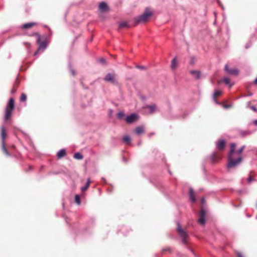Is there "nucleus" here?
Returning <instances> with one entry per match:
<instances>
[{
	"label": "nucleus",
	"mask_w": 257,
	"mask_h": 257,
	"mask_svg": "<svg viewBox=\"0 0 257 257\" xmlns=\"http://www.w3.org/2000/svg\"><path fill=\"white\" fill-rule=\"evenodd\" d=\"M236 146V144L234 143L231 144L230 146V151L228 156V164L227 165V167L229 169L237 166L240 164L242 160V157L240 154L245 148V146H242L235 152Z\"/></svg>",
	"instance_id": "1"
},
{
	"label": "nucleus",
	"mask_w": 257,
	"mask_h": 257,
	"mask_svg": "<svg viewBox=\"0 0 257 257\" xmlns=\"http://www.w3.org/2000/svg\"><path fill=\"white\" fill-rule=\"evenodd\" d=\"M152 15V13L149 8L145 9V12L141 15L136 17L134 19V25H137L139 23H145Z\"/></svg>",
	"instance_id": "2"
},
{
	"label": "nucleus",
	"mask_w": 257,
	"mask_h": 257,
	"mask_svg": "<svg viewBox=\"0 0 257 257\" xmlns=\"http://www.w3.org/2000/svg\"><path fill=\"white\" fill-rule=\"evenodd\" d=\"M15 108V100L13 98H11L7 104L5 109L4 120H8L11 117L12 112Z\"/></svg>",
	"instance_id": "3"
},
{
	"label": "nucleus",
	"mask_w": 257,
	"mask_h": 257,
	"mask_svg": "<svg viewBox=\"0 0 257 257\" xmlns=\"http://www.w3.org/2000/svg\"><path fill=\"white\" fill-rule=\"evenodd\" d=\"M177 230L178 232L179 235L181 238L182 242L183 244H186V239L188 237V235L187 233L181 227V224L179 222H177Z\"/></svg>",
	"instance_id": "4"
},
{
	"label": "nucleus",
	"mask_w": 257,
	"mask_h": 257,
	"mask_svg": "<svg viewBox=\"0 0 257 257\" xmlns=\"http://www.w3.org/2000/svg\"><path fill=\"white\" fill-rule=\"evenodd\" d=\"M34 35L37 36V43L39 44L38 49L34 54V55H36L41 49L44 50L46 48L47 42L46 40L43 42L41 41V36L38 33H35Z\"/></svg>",
	"instance_id": "5"
},
{
	"label": "nucleus",
	"mask_w": 257,
	"mask_h": 257,
	"mask_svg": "<svg viewBox=\"0 0 257 257\" xmlns=\"http://www.w3.org/2000/svg\"><path fill=\"white\" fill-rule=\"evenodd\" d=\"M7 134L6 133L5 128L4 126H2L1 128V138H2V150L4 153L8 156H10L11 154L7 150L5 145V139L6 137Z\"/></svg>",
	"instance_id": "6"
},
{
	"label": "nucleus",
	"mask_w": 257,
	"mask_h": 257,
	"mask_svg": "<svg viewBox=\"0 0 257 257\" xmlns=\"http://www.w3.org/2000/svg\"><path fill=\"white\" fill-rule=\"evenodd\" d=\"M103 80L106 82H110L114 85H117L118 84V81L115 78V75L114 73H107L103 78Z\"/></svg>",
	"instance_id": "7"
},
{
	"label": "nucleus",
	"mask_w": 257,
	"mask_h": 257,
	"mask_svg": "<svg viewBox=\"0 0 257 257\" xmlns=\"http://www.w3.org/2000/svg\"><path fill=\"white\" fill-rule=\"evenodd\" d=\"M138 117V116L136 113H132L130 115L126 116L125 120L128 123H132L134 122Z\"/></svg>",
	"instance_id": "8"
},
{
	"label": "nucleus",
	"mask_w": 257,
	"mask_h": 257,
	"mask_svg": "<svg viewBox=\"0 0 257 257\" xmlns=\"http://www.w3.org/2000/svg\"><path fill=\"white\" fill-rule=\"evenodd\" d=\"M225 70L227 73L233 75H237L238 74V70L235 68H229L227 64L225 66Z\"/></svg>",
	"instance_id": "9"
},
{
	"label": "nucleus",
	"mask_w": 257,
	"mask_h": 257,
	"mask_svg": "<svg viewBox=\"0 0 257 257\" xmlns=\"http://www.w3.org/2000/svg\"><path fill=\"white\" fill-rule=\"evenodd\" d=\"M205 211L203 209H201V210L200 211V217L199 218L198 221L200 224H201L202 225L205 224Z\"/></svg>",
	"instance_id": "10"
},
{
	"label": "nucleus",
	"mask_w": 257,
	"mask_h": 257,
	"mask_svg": "<svg viewBox=\"0 0 257 257\" xmlns=\"http://www.w3.org/2000/svg\"><path fill=\"white\" fill-rule=\"evenodd\" d=\"M225 142L224 140L219 141L216 143V148L220 150H223L224 149Z\"/></svg>",
	"instance_id": "11"
},
{
	"label": "nucleus",
	"mask_w": 257,
	"mask_h": 257,
	"mask_svg": "<svg viewBox=\"0 0 257 257\" xmlns=\"http://www.w3.org/2000/svg\"><path fill=\"white\" fill-rule=\"evenodd\" d=\"M99 9L101 12L107 11L108 10V8L107 6V4L105 2H101L99 5Z\"/></svg>",
	"instance_id": "12"
},
{
	"label": "nucleus",
	"mask_w": 257,
	"mask_h": 257,
	"mask_svg": "<svg viewBox=\"0 0 257 257\" xmlns=\"http://www.w3.org/2000/svg\"><path fill=\"white\" fill-rule=\"evenodd\" d=\"M189 198H190V200H191V201L192 202H195L196 201V199H195V197L194 196V192L193 189L191 188H190L189 189Z\"/></svg>",
	"instance_id": "13"
},
{
	"label": "nucleus",
	"mask_w": 257,
	"mask_h": 257,
	"mask_svg": "<svg viewBox=\"0 0 257 257\" xmlns=\"http://www.w3.org/2000/svg\"><path fill=\"white\" fill-rule=\"evenodd\" d=\"M66 155V150L64 149H61L58 151L57 154L58 158L60 159Z\"/></svg>",
	"instance_id": "14"
},
{
	"label": "nucleus",
	"mask_w": 257,
	"mask_h": 257,
	"mask_svg": "<svg viewBox=\"0 0 257 257\" xmlns=\"http://www.w3.org/2000/svg\"><path fill=\"white\" fill-rule=\"evenodd\" d=\"M36 24L35 23L31 22L24 24L22 28L24 29L30 28L31 27L35 26Z\"/></svg>",
	"instance_id": "15"
},
{
	"label": "nucleus",
	"mask_w": 257,
	"mask_h": 257,
	"mask_svg": "<svg viewBox=\"0 0 257 257\" xmlns=\"http://www.w3.org/2000/svg\"><path fill=\"white\" fill-rule=\"evenodd\" d=\"M191 74L196 79H199L200 75V73L199 71L192 70L191 71Z\"/></svg>",
	"instance_id": "16"
},
{
	"label": "nucleus",
	"mask_w": 257,
	"mask_h": 257,
	"mask_svg": "<svg viewBox=\"0 0 257 257\" xmlns=\"http://www.w3.org/2000/svg\"><path fill=\"white\" fill-rule=\"evenodd\" d=\"M221 94V91H220V90H215L214 91V92L213 93V98H214V100L215 101V102L217 103H218V102L216 99V97L218 95H219Z\"/></svg>",
	"instance_id": "17"
},
{
	"label": "nucleus",
	"mask_w": 257,
	"mask_h": 257,
	"mask_svg": "<svg viewBox=\"0 0 257 257\" xmlns=\"http://www.w3.org/2000/svg\"><path fill=\"white\" fill-rule=\"evenodd\" d=\"M130 26L128 25L127 22H122L120 23L119 25V28L122 29L124 28H130Z\"/></svg>",
	"instance_id": "18"
},
{
	"label": "nucleus",
	"mask_w": 257,
	"mask_h": 257,
	"mask_svg": "<svg viewBox=\"0 0 257 257\" xmlns=\"http://www.w3.org/2000/svg\"><path fill=\"white\" fill-rule=\"evenodd\" d=\"M136 133L138 135H141L144 132V128L143 126H138L136 128Z\"/></svg>",
	"instance_id": "19"
},
{
	"label": "nucleus",
	"mask_w": 257,
	"mask_h": 257,
	"mask_svg": "<svg viewBox=\"0 0 257 257\" xmlns=\"http://www.w3.org/2000/svg\"><path fill=\"white\" fill-rule=\"evenodd\" d=\"M90 179L88 178L87 179V182H86L85 185L81 188V191L83 192V191H85V190H86L88 189V188L89 187V186L90 185Z\"/></svg>",
	"instance_id": "20"
},
{
	"label": "nucleus",
	"mask_w": 257,
	"mask_h": 257,
	"mask_svg": "<svg viewBox=\"0 0 257 257\" xmlns=\"http://www.w3.org/2000/svg\"><path fill=\"white\" fill-rule=\"evenodd\" d=\"M176 66H177V59L175 57L172 61L171 67L172 69H175L176 67Z\"/></svg>",
	"instance_id": "21"
},
{
	"label": "nucleus",
	"mask_w": 257,
	"mask_h": 257,
	"mask_svg": "<svg viewBox=\"0 0 257 257\" xmlns=\"http://www.w3.org/2000/svg\"><path fill=\"white\" fill-rule=\"evenodd\" d=\"M123 142L126 144H130L131 141V138L129 136H124L122 139Z\"/></svg>",
	"instance_id": "22"
},
{
	"label": "nucleus",
	"mask_w": 257,
	"mask_h": 257,
	"mask_svg": "<svg viewBox=\"0 0 257 257\" xmlns=\"http://www.w3.org/2000/svg\"><path fill=\"white\" fill-rule=\"evenodd\" d=\"M240 135H241L242 137H244L247 135H250L251 134V132L249 131H241L239 132Z\"/></svg>",
	"instance_id": "23"
},
{
	"label": "nucleus",
	"mask_w": 257,
	"mask_h": 257,
	"mask_svg": "<svg viewBox=\"0 0 257 257\" xmlns=\"http://www.w3.org/2000/svg\"><path fill=\"white\" fill-rule=\"evenodd\" d=\"M74 158L77 160H81L83 157L80 153H76L74 154Z\"/></svg>",
	"instance_id": "24"
},
{
	"label": "nucleus",
	"mask_w": 257,
	"mask_h": 257,
	"mask_svg": "<svg viewBox=\"0 0 257 257\" xmlns=\"http://www.w3.org/2000/svg\"><path fill=\"white\" fill-rule=\"evenodd\" d=\"M210 159L213 163L216 162L217 161L216 153H213L211 156Z\"/></svg>",
	"instance_id": "25"
},
{
	"label": "nucleus",
	"mask_w": 257,
	"mask_h": 257,
	"mask_svg": "<svg viewBox=\"0 0 257 257\" xmlns=\"http://www.w3.org/2000/svg\"><path fill=\"white\" fill-rule=\"evenodd\" d=\"M148 107L150 108L151 113L154 112L156 109V105L155 104L148 105Z\"/></svg>",
	"instance_id": "26"
},
{
	"label": "nucleus",
	"mask_w": 257,
	"mask_h": 257,
	"mask_svg": "<svg viewBox=\"0 0 257 257\" xmlns=\"http://www.w3.org/2000/svg\"><path fill=\"white\" fill-rule=\"evenodd\" d=\"M75 201L78 205H80L81 203L80 199L78 195H76L75 196Z\"/></svg>",
	"instance_id": "27"
},
{
	"label": "nucleus",
	"mask_w": 257,
	"mask_h": 257,
	"mask_svg": "<svg viewBox=\"0 0 257 257\" xmlns=\"http://www.w3.org/2000/svg\"><path fill=\"white\" fill-rule=\"evenodd\" d=\"M26 99H27L26 95L24 93H22L21 95L20 100L21 101H25L26 100Z\"/></svg>",
	"instance_id": "28"
},
{
	"label": "nucleus",
	"mask_w": 257,
	"mask_h": 257,
	"mask_svg": "<svg viewBox=\"0 0 257 257\" xmlns=\"http://www.w3.org/2000/svg\"><path fill=\"white\" fill-rule=\"evenodd\" d=\"M124 116V113L122 111H119L117 114V117L118 118L120 119L122 116Z\"/></svg>",
	"instance_id": "29"
},
{
	"label": "nucleus",
	"mask_w": 257,
	"mask_h": 257,
	"mask_svg": "<svg viewBox=\"0 0 257 257\" xmlns=\"http://www.w3.org/2000/svg\"><path fill=\"white\" fill-rule=\"evenodd\" d=\"M223 80V82L226 84H230V79H229V78H228V77H224Z\"/></svg>",
	"instance_id": "30"
},
{
	"label": "nucleus",
	"mask_w": 257,
	"mask_h": 257,
	"mask_svg": "<svg viewBox=\"0 0 257 257\" xmlns=\"http://www.w3.org/2000/svg\"><path fill=\"white\" fill-rule=\"evenodd\" d=\"M136 68L141 69V70H145L146 69V67L144 66H141V65H137Z\"/></svg>",
	"instance_id": "31"
},
{
	"label": "nucleus",
	"mask_w": 257,
	"mask_h": 257,
	"mask_svg": "<svg viewBox=\"0 0 257 257\" xmlns=\"http://www.w3.org/2000/svg\"><path fill=\"white\" fill-rule=\"evenodd\" d=\"M99 62L103 64H105L106 63L105 60L104 58L99 59Z\"/></svg>",
	"instance_id": "32"
},
{
	"label": "nucleus",
	"mask_w": 257,
	"mask_h": 257,
	"mask_svg": "<svg viewBox=\"0 0 257 257\" xmlns=\"http://www.w3.org/2000/svg\"><path fill=\"white\" fill-rule=\"evenodd\" d=\"M252 180L253 178L250 176H249L247 179V181L248 183H250Z\"/></svg>",
	"instance_id": "33"
},
{
	"label": "nucleus",
	"mask_w": 257,
	"mask_h": 257,
	"mask_svg": "<svg viewBox=\"0 0 257 257\" xmlns=\"http://www.w3.org/2000/svg\"><path fill=\"white\" fill-rule=\"evenodd\" d=\"M230 106H231V105H228V104H224V105H223V107H224V108H229Z\"/></svg>",
	"instance_id": "34"
},
{
	"label": "nucleus",
	"mask_w": 257,
	"mask_h": 257,
	"mask_svg": "<svg viewBox=\"0 0 257 257\" xmlns=\"http://www.w3.org/2000/svg\"><path fill=\"white\" fill-rule=\"evenodd\" d=\"M251 108L253 110H254V111H257V109H256V107H255L254 106H252L251 107Z\"/></svg>",
	"instance_id": "35"
},
{
	"label": "nucleus",
	"mask_w": 257,
	"mask_h": 257,
	"mask_svg": "<svg viewBox=\"0 0 257 257\" xmlns=\"http://www.w3.org/2000/svg\"><path fill=\"white\" fill-rule=\"evenodd\" d=\"M71 72L72 74V75L74 76L75 75V73L74 70L71 69Z\"/></svg>",
	"instance_id": "36"
},
{
	"label": "nucleus",
	"mask_w": 257,
	"mask_h": 257,
	"mask_svg": "<svg viewBox=\"0 0 257 257\" xmlns=\"http://www.w3.org/2000/svg\"><path fill=\"white\" fill-rule=\"evenodd\" d=\"M237 256H238V257H243V256H242V255L241 254V253H239V252H238V253H237Z\"/></svg>",
	"instance_id": "37"
},
{
	"label": "nucleus",
	"mask_w": 257,
	"mask_h": 257,
	"mask_svg": "<svg viewBox=\"0 0 257 257\" xmlns=\"http://www.w3.org/2000/svg\"><path fill=\"white\" fill-rule=\"evenodd\" d=\"M15 92H16V90L14 88L12 89V90H11L12 93H14Z\"/></svg>",
	"instance_id": "38"
},
{
	"label": "nucleus",
	"mask_w": 257,
	"mask_h": 257,
	"mask_svg": "<svg viewBox=\"0 0 257 257\" xmlns=\"http://www.w3.org/2000/svg\"><path fill=\"white\" fill-rule=\"evenodd\" d=\"M253 124H254V125H257V119L254 120L253 121Z\"/></svg>",
	"instance_id": "39"
},
{
	"label": "nucleus",
	"mask_w": 257,
	"mask_h": 257,
	"mask_svg": "<svg viewBox=\"0 0 257 257\" xmlns=\"http://www.w3.org/2000/svg\"><path fill=\"white\" fill-rule=\"evenodd\" d=\"M204 201H205V199H204V198H202V199H201V203H202V204H203V203H204Z\"/></svg>",
	"instance_id": "40"
},
{
	"label": "nucleus",
	"mask_w": 257,
	"mask_h": 257,
	"mask_svg": "<svg viewBox=\"0 0 257 257\" xmlns=\"http://www.w3.org/2000/svg\"><path fill=\"white\" fill-rule=\"evenodd\" d=\"M254 83L255 84H257V78L254 79Z\"/></svg>",
	"instance_id": "41"
},
{
	"label": "nucleus",
	"mask_w": 257,
	"mask_h": 257,
	"mask_svg": "<svg viewBox=\"0 0 257 257\" xmlns=\"http://www.w3.org/2000/svg\"><path fill=\"white\" fill-rule=\"evenodd\" d=\"M154 134V133H150L149 135V137L150 138L151 137V136L153 135Z\"/></svg>",
	"instance_id": "42"
},
{
	"label": "nucleus",
	"mask_w": 257,
	"mask_h": 257,
	"mask_svg": "<svg viewBox=\"0 0 257 257\" xmlns=\"http://www.w3.org/2000/svg\"><path fill=\"white\" fill-rule=\"evenodd\" d=\"M232 85H233V84H230V85H229V87H231Z\"/></svg>",
	"instance_id": "43"
},
{
	"label": "nucleus",
	"mask_w": 257,
	"mask_h": 257,
	"mask_svg": "<svg viewBox=\"0 0 257 257\" xmlns=\"http://www.w3.org/2000/svg\"><path fill=\"white\" fill-rule=\"evenodd\" d=\"M140 145H141V143H139L138 144V146H140Z\"/></svg>",
	"instance_id": "44"
},
{
	"label": "nucleus",
	"mask_w": 257,
	"mask_h": 257,
	"mask_svg": "<svg viewBox=\"0 0 257 257\" xmlns=\"http://www.w3.org/2000/svg\"><path fill=\"white\" fill-rule=\"evenodd\" d=\"M245 48H248V46H247L246 45Z\"/></svg>",
	"instance_id": "45"
}]
</instances>
